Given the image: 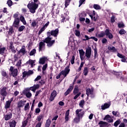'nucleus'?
I'll list each match as a JSON object with an SVG mask.
<instances>
[{"mask_svg":"<svg viewBox=\"0 0 127 127\" xmlns=\"http://www.w3.org/2000/svg\"><path fill=\"white\" fill-rule=\"evenodd\" d=\"M19 19L20 21L22 22L24 25H26V21H25V18H24V17L23 16H20Z\"/></svg>","mask_w":127,"mask_h":127,"instance_id":"a878e982","label":"nucleus"},{"mask_svg":"<svg viewBox=\"0 0 127 127\" xmlns=\"http://www.w3.org/2000/svg\"><path fill=\"white\" fill-rule=\"evenodd\" d=\"M25 29V26L23 25L19 27L18 30L19 32H21V31H23V30H24Z\"/></svg>","mask_w":127,"mask_h":127,"instance_id":"37998d69","label":"nucleus"},{"mask_svg":"<svg viewBox=\"0 0 127 127\" xmlns=\"http://www.w3.org/2000/svg\"><path fill=\"white\" fill-rule=\"evenodd\" d=\"M87 16V14L85 12H82L80 15L79 17H85Z\"/></svg>","mask_w":127,"mask_h":127,"instance_id":"09e8293b","label":"nucleus"},{"mask_svg":"<svg viewBox=\"0 0 127 127\" xmlns=\"http://www.w3.org/2000/svg\"><path fill=\"white\" fill-rule=\"evenodd\" d=\"M79 93V87L78 85H76L73 89V95H76Z\"/></svg>","mask_w":127,"mask_h":127,"instance_id":"4be33fe9","label":"nucleus"},{"mask_svg":"<svg viewBox=\"0 0 127 127\" xmlns=\"http://www.w3.org/2000/svg\"><path fill=\"white\" fill-rule=\"evenodd\" d=\"M6 89H7L6 87L4 86L0 90V95L2 96L3 100H4V99H5V97L7 96Z\"/></svg>","mask_w":127,"mask_h":127,"instance_id":"423d86ee","label":"nucleus"},{"mask_svg":"<svg viewBox=\"0 0 127 127\" xmlns=\"http://www.w3.org/2000/svg\"><path fill=\"white\" fill-rule=\"evenodd\" d=\"M82 109H77L75 111V115H77V117H75L73 119V122L74 124H79L80 123V119H82L83 117L85 115V111Z\"/></svg>","mask_w":127,"mask_h":127,"instance_id":"7ed1b4c3","label":"nucleus"},{"mask_svg":"<svg viewBox=\"0 0 127 127\" xmlns=\"http://www.w3.org/2000/svg\"><path fill=\"white\" fill-rule=\"evenodd\" d=\"M42 119H43V115L41 114L40 115H39V116L37 117L38 122H39V123H41V122H40V121H41V120H42Z\"/></svg>","mask_w":127,"mask_h":127,"instance_id":"ea45409f","label":"nucleus"},{"mask_svg":"<svg viewBox=\"0 0 127 127\" xmlns=\"http://www.w3.org/2000/svg\"><path fill=\"white\" fill-rule=\"evenodd\" d=\"M14 32V31L13 30V28L12 27H11L9 28V31H8V34H12Z\"/></svg>","mask_w":127,"mask_h":127,"instance_id":"79ce46f5","label":"nucleus"},{"mask_svg":"<svg viewBox=\"0 0 127 127\" xmlns=\"http://www.w3.org/2000/svg\"><path fill=\"white\" fill-rule=\"evenodd\" d=\"M39 64H42V65H43V64H45V58H42L40 59V60L39 61Z\"/></svg>","mask_w":127,"mask_h":127,"instance_id":"2f4dec72","label":"nucleus"},{"mask_svg":"<svg viewBox=\"0 0 127 127\" xmlns=\"http://www.w3.org/2000/svg\"><path fill=\"white\" fill-rule=\"evenodd\" d=\"M119 33L121 35H123V34H126V33H127V31L125 30V29H122L119 31Z\"/></svg>","mask_w":127,"mask_h":127,"instance_id":"c9c22d12","label":"nucleus"},{"mask_svg":"<svg viewBox=\"0 0 127 127\" xmlns=\"http://www.w3.org/2000/svg\"><path fill=\"white\" fill-rule=\"evenodd\" d=\"M73 90V86H69V88L67 89V90L65 91V92L64 93V96H68L69 95V93H71L72 91Z\"/></svg>","mask_w":127,"mask_h":127,"instance_id":"a211bd4d","label":"nucleus"},{"mask_svg":"<svg viewBox=\"0 0 127 127\" xmlns=\"http://www.w3.org/2000/svg\"><path fill=\"white\" fill-rule=\"evenodd\" d=\"M20 22V20L19 18L14 19V22L13 23V26L14 27H18V25H19V23Z\"/></svg>","mask_w":127,"mask_h":127,"instance_id":"ddd939ff","label":"nucleus"},{"mask_svg":"<svg viewBox=\"0 0 127 127\" xmlns=\"http://www.w3.org/2000/svg\"><path fill=\"white\" fill-rule=\"evenodd\" d=\"M35 53H36V50L35 49H33L30 52L29 55H30V56H33V55H35Z\"/></svg>","mask_w":127,"mask_h":127,"instance_id":"4c0bfd02","label":"nucleus"},{"mask_svg":"<svg viewBox=\"0 0 127 127\" xmlns=\"http://www.w3.org/2000/svg\"><path fill=\"white\" fill-rule=\"evenodd\" d=\"M91 55H92V48L88 47L85 51V56L87 59H90Z\"/></svg>","mask_w":127,"mask_h":127,"instance_id":"0eeeda50","label":"nucleus"},{"mask_svg":"<svg viewBox=\"0 0 127 127\" xmlns=\"http://www.w3.org/2000/svg\"><path fill=\"white\" fill-rule=\"evenodd\" d=\"M31 96H32V94H31L30 92H28L26 94V97H27V98H31Z\"/></svg>","mask_w":127,"mask_h":127,"instance_id":"e2e57ef3","label":"nucleus"},{"mask_svg":"<svg viewBox=\"0 0 127 127\" xmlns=\"http://www.w3.org/2000/svg\"><path fill=\"white\" fill-rule=\"evenodd\" d=\"M111 118V116L110 115H106L105 118L103 119L104 121H107Z\"/></svg>","mask_w":127,"mask_h":127,"instance_id":"13d9d810","label":"nucleus"},{"mask_svg":"<svg viewBox=\"0 0 127 127\" xmlns=\"http://www.w3.org/2000/svg\"><path fill=\"white\" fill-rule=\"evenodd\" d=\"M98 125H99L100 127H108V123L105 122L104 121H100L98 123Z\"/></svg>","mask_w":127,"mask_h":127,"instance_id":"f3484780","label":"nucleus"},{"mask_svg":"<svg viewBox=\"0 0 127 127\" xmlns=\"http://www.w3.org/2000/svg\"><path fill=\"white\" fill-rule=\"evenodd\" d=\"M79 52L80 56H84L85 55V52L83 49L79 50Z\"/></svg>","mask_w":127,"mask_h":127,"instance_id":"a18cd8bd","label":"nucleus"},{"mask_svg":"<svg viewBox=\"0 0 127 127\" xmlns=\"http://www.w3.org/2000/svg\"><path fill=\"white\" fill-rule=\"evenodd\" d=\"M12 118V113H10L9 114H7L4 116V119L5 121H8Z\"/></svg>","mask_w":127,"mask_h":127,"instance_id":"6ab92c4d","label":"nucleus"},{"mask_svg":"<svg viewBox=\"0 0 127 127\" xmlns=\"http://www.w3.org/2000/svg\"><path fill=\"white\" fill-rule=\"evenodd\" d=\"M5 51V47H3L0 49V54H3Z\"/></svg>","mask_w":127,"mask_h":127,"instance_id":"3c124183","label":"nucleus"},{"mask_svg":"<svg viewBox=\"0 0 127 127\" xmlns=\"http://www.w3.org/2000/svg\"><path fill=\"white\" fill-rule=\"evenodd\" d=\"M34 2H29L27 5L28 8L29 9L31 13H35V10L38 8V4L39 3V0H33Z\"/></svg>","mask_w":127,"mask_h":127,"instance_id":"f03ea898","label":"nucleus"},{"mask_svg":"<svg viewBox=\"0 0 127 127\" xmlns=\"http://www.w3.org/2000/svg\"><path fill=\"white\" fill-rule=\"evenodd\" d=\"M27 123H28V121L27 120H25L24 121L23 123H22V127H26V126H27Z\"/></svg>","mask_w":127,"mask_h":127,"instance_id":"864d4df0","label":"nucleus"},{"mask_svg":"<svg viewBox=\"0 0 127 127\" xmlns=\"http://www.w3.org/2000/svg\"><path fill=\"white\" fill-rule=\"evenodd\" d=\"M84 105H85V100H81L79 104V106L80 108H84Z\"/></svg>","mask_w":127,"mask_h":127,"instance_id":"c756f323","label":"nucleus"},{"mask_svg":"<svg viewBox=\"0 0 127 127\" xmlns=\"http://www.w3.org/2000/svg\"><path fill=\"white\" fill-rule=\"evenodd\" d=\"M19 52L22 53V55H24L26 53H27V52H26V50H25V48H22L19 50Z\"/></svg>","mask_w":127,"mask_h":127,"instance_id":"7c9ffc66","label":"nucleus"},{"mask_svg":"<svg viewBox=\"0 0 127 127\" xmlns=\"http://www.w3.org/2000/svg\"><path fill=\"white\" fill-rule=\"evenodd\" d=\"M13 58L14 59V62L17 61V60H18V57H17V55L16 54H15L14 56H13Z\"/></svg>","mask_w":127,"mask_h":127,"instance_id":"0e129e2a","label":"nucleus"},{"mask_svg":"<svg viewBox=\"0 0 127 127\" xmlns=\"http://www.w3.org/2000/svg\"><path fill=\"white\" fill-rule=\"evenodd\" d=\"M69 113H70V110H67L66 111L65 114V121L64 123H67L68 121H69Z\"/></svg>","mask_w":127,"mask_h":127,"instance_id":"dca6fc26","label":"nucleus"},{"mask_svg":"<svg viewBox=\"0 0 127 127\" xmlns=\"http://www.w3.org/2000/svg\"><path fill=\"white\" fill-rule=\"evenodd\" d=\"M26 64H29V65H31L32 67V66H33V64H34V61L29 60L26 62Z\"/></svg>","mask_w":127,"mask_h":127,"instance_id":"f704fd0d","label":"nucleus"},{"mask_svg":"<svg viewBox=\"0 0 127 127\" xmlns=\"http://www.w3.org/2000/svg\"><path fill=\"white\" fill-rule=\"evenodd\" d=\"M12 1L11 0H8L7 1V4L8 5V6H9V7H10V6H11V5H12Z\"/></svg>","mask_w":127,"mask_h":127,"instance_id":"de8ad7c7","label":"nucleus"},{"mask_svg":"<svg viewBox=\"0 0 127 127\" xmlns=\"http://www.w3.org/2000/svg\"><path fill=\"white\" fill-rule=\"evenodd\" d=\"M47 68V64L43 65L42 67V71H45V70H46Z\"/></svg>","mask_w":127,"mask_h":127,"instance_id":"338daca9","label":"nucleus"},{"mask_svg":"<svg viewBox=\"0 0 127 127\" xmlns=\"http://www.w3.org/2000/svg\"><path fill=\"white\" fill-rule=\"evenodd\" d=\"M45 29H46V28H45V27H42L41 29L39 31V32L38 33V35H40V34H41V33H42V32L43 31H44V30H45Z\"/></svg>","mask_w":127,"mask_h":127,"instance_id":"58836bf2","label":"nucleus"},{"mask_svg":"<svg viewBox=\"0 0 127 127\" xmlns=\"http://www.w3.org/2000/svg\"><path fill=\"white\" fill-rule=\"evenodd\" d=\"M93 7L95 9H96V10L101 9V6L99 5V4H94L93 5Z\"/></svg>","mask_w":127,"mask_h":127,"instance_id":"a19ab883","label":"nucleus"},{"mask_svg":"<svg viewBox=\"0 0 127 127\" xmlns=\"http://www.w3.org/2000/svg\"><path fill=\"white\" fill-rule=\"evenodd\" d=\"M51 124V120L48 119L47 120L45 127H49Z\"/></svg>","mask_w":127,"mask_h":127,"instance_id":"473e14b6","label":"nucleus"},{"mask_svg":"<svg viewBox=\"0 0 127 127\" xmlns=\"http://www.w3.org/2000/svg\"><path fill=\"white\" fill-rule=\"evenodd\" d=\"M114 75L117 76V78H121L123 76V73L122 72H115Z\"/></svg>","mask_w":127,"mask_h":127,"instance_id":"c85d7f7f","label":"nucleus"},{"mask_svg":"<svg viewBox=\"0 0 127 127\" xmlns=\"http://www.w3.org/2000/svg\"><path fill=\"white\" fill-rule=\"evenodd\" d=\"M108 50H109L110 51H112V52H117V49H116V48L114 46H108Z\"/></svg>","mask_w":127,"mask_h":127,"instance_id":"bb28decb","label":"nucleus"},{"mask_svg":"<svg viewBox=\"0 0 127 127\" xmlns=\"http://www.w3.org/2000/svg\"><path fill=\"white\" fill-rule=\"evenodd\" d=\"M29 110V103H27L24 107V111Z\"/></svg>","mask_w":127,"mask_h":127,"instance_id":"8fccbe9b","label":"nucleus"},{"mask_svg":"<svg viewBox=\"0 0 127 127\" xmlns=\"http://www.w3.org/2000/svg\"><path fill=\"white\" fill-rule=\"evenodd\" d=\"M88 73H89V69H88V67H85L83 69V74L84 76H87V75H88Z\"/></svg>","mask_w":127,"mask_h":127,"instance_id":"cd10ccee","label":"nucleus"},{"mask_svg":"<svg viewBox=\"0 0 127 127\" xmlns=\"http://www.w3.org/2000/svg\"><path fill=\"white\" fill-rule=\"evenodd\" d=\"M70 62H71V64L72 65H73V64H74V63H75V56H72Z\"/></svg>","mask_w":127,"mask_h":127,"instance_id":"603ef678","label":"nucleus"},{"mask_svg":"<svg viewBox=\"0 0 127 127\" xmlns=\"http://www.w3.org/2000/svg\"><path fill=\"white\" fill-rule=\"evenodd\" d=\"M19 16V13L18 12H17L13 14V17L14 18V19H16V18H19V17H18Z\"/></svg>","mask_w":127,"mask_h":127,"instance_id":"49530a36","label":"nucleus"},{"mask_svg":"<svg viewBox=\"0 0 127 127\" xmlns=\"http://www.w3.org/2000/svg\"><path fill=\"white\" fill-rule=\"evenodd\" d=\"M33 74V70H29L28 71H24L22 72V78L23 79H24L26 76L28 77L29 76H30V75H32Z\"/></svg>","mask_w":127,"mask_h":127,"instance_id":"1a4fd4ad","label":"nucleus"},{"mask_svg":"<svg viewBox=\"0 0 127 127\" xmlns=\"http://www.w3.org/2000/svg\"><path fill=\"white\" fill-rule=\"evenodd\" d=\"M102 63L103 64L104 67L106 68L107 66V64H106V62L105 61V58H102Z\"/></svg>","mask_w":127,"mask_h":127,"instance_id":"bf43d9fd","label":"nucleus"},{"mask_svg":"<svg viewBox=\"0 0 127 127\" xmlns=\"http://www.w3.org/2000/svg\"><path fill=\"white\" fill-rule=\"evenodd\" d=\"M41 79V76L39 75L34 79V81L37 82V81H39V80H40Z\"/></svg>","mask_w":127,"mask_h":127,"instance_id":"69168bd1","label":"nucleus"},{"mask_svg":"<svg viewBox=\"0 0 127 127\" xmlns=\"http://www.w3.org/2000/svg\"><path fill=\"white\" fill-rule=\"evenodd\" d=\"M117 56L118 57L122 59L121 60L122 62H124V63L127 62V57L123 55L122 54H120V53H118L117 54Z\"/></svg>","mask_w":127,"mask_h":127,"instance_id":"f8f14e48","label":"nucleus"},{"mask_svg":"<svg viewBox=\"0 0 127 127\" xmlns=\"http://www.w3.org/2000/svg\"><path fill=\"white\" fill-rule=\"evenodd\" d=\"M75 36H77V37H79V36H81V33H80V31L75 30Z\"/></svg>","mask_w":127,"mask_h":127,"instance_id":"c03bdc74","label":"nucleus"},{"mask_svg":"<svg viewBox=\"0 0 127 127\" xmlns=\"http://www.w3.org/2000/svg\"><path fill=\"white\" fill-rule=\"evenodd\" d=\"M121 120H118L117 121H116L114 124V127H117L118 126H119V125H120V124H121Z\"/></svg>","mask_w":127,"mask_h":127,"instance_id":"e433bc0d","label":"nucleus"},{"mask_svg":"<svg viewBox=\"0 0 127 127\" xmlns=\"http://www.w3.org/2000/svg\"><path fill=\"white\" fill-rule=\"evenodd\" d=\"M70 65H67L66 67H65L64 70H63L61 71V73L62 75H63L64 78H65V77H67V75L70 73Z\"/></svg>","mask_w":127,"mask_h":127,"instance_id":"39448f33","label":"nucleus"},{"mask_svg":"<svg viewBox=\"0 0 127 127\" xmlns=\"http://www.w3.org/2000/svg\"><path fill=\"white\" fill-rule=\"evenodd\" d=\"M115 18H116V17H115V16H114V15H112L111 18V22L112 23H114V22H115V21H116V20H115Z\"/></svg>","mask_w":127,"mask_h":127,"instance_id":"6e6d98bb","label":"nucleus"},{"mask_svg":"<svg viewBox=\"0 0 127 127\" xmlns=\"http://www.w3.org/2000/svg\"><path fill=\"white\" fill-rule=\"evenodd\" d=\"M71 1V0H65L64 1V6L65 8L68 7V5L70 4V2Z\"/></svg>","mask_w":127,"mask_h":127,"instance_id":"72a5a7b5","label":"nucleus"},{"mask_svg":"<svg viewBox=\"0 0 127 127\" xmlns=\"http://www.w3.org/2000/svg\"><path fill=\"white\" fill-rule=\"evenodd\" d=\"M10 104H11V101L8 100L6 102L5 105V109H8L10 107Z\"/></svg>","mask_w":127,"mask_h":127,"instance_id":"393cba45","label":"nucleus"},{"mask_svg":"<svg viewBox=\"0 0 127 127\" xmlns=\"http://www.w3.org/2000/svg\"><path fill=\"white\" fill-rule=\"evenodd\" d=\"M26 101L21 100L18 102L17 104V108L19 109V111H21V108H23L26 103Z\"/></svg>","mask_w":127,"mask_h":127,"instance_id":"6e6552de","label":"nucleus"},{"mask_svg":"<svg viewBox=\"0 0 127 127\" xmlns=\"http://www.w3.org/2000/svg\"><path fill=\"white\" fill-rule=\"evenodd\" d=\"M118 25L119 28H124L125 27V24L124 23H118Z\"/></svg>","mask_w":127,"mask_h":127,"instance_id":"5fc2aeb1","label":"nucleus"},{"mask_svg":"<svg viewBox=\"0 0 127 127\" xmlns=\"http://www.w3.org/2000/svg\"><path fill=\"white\" fill-rule=\"evenodd\" d=\"M110 107H111V102H109V103H105L103 105L101 106V109L104 111L106 109H109Z\"/></svg>","mask_w":127,"mask_h":127,"instance_id":"4468645a","label":"nucleus"},{"mask_svg":"<svg viewBox=\"0 0 127 127\" xmlns=\"http://www.w3.org/2000/svg\"><path fill=\"white\" fill-rule=\"evenodd\" d=\"M9 48V49H10L12 53H13L14 54H15V53H16V51L13 49L14 48V47H13V44L12 43H10Z\"/></svg>","mask_w":127,"mask_h":127,"instance_id":"aec40b11","label":"nucleus"},{"mask_svg":"<svg viewBox=\"0 0 127 127\" xmlns=\"http://www.w3.org/2000/svg\"><path fill=\"white\" fill-rule=\"evenodd\" d=\"M84 37L85 39H82L83 41H87V40H89V39H91V38H89V36H88L87 35H85L84 36Z\"/></svg>","mask_w":127,"mask_h":127,"instance_id":"4d7b16f0","label":"nucleus"},{"mask_svg":"<svg viewBox=\"0 0 127 127\" xmlns=\"http://www.w3.org/2000/svg\"><path fill=\"white\" fill-rule=\"evenodd\" d=\"M81 95V92H79L73 97L74 100H76L78 97Z\"/></svg>","mask_w":127,"mask_h":127,"instance_id":"052dcab7","label":"nucleus"},{"mask_svg":"<svg viewBox=\"0 0 127 127\" xmlns=\"http://www.w3.org/2000/svg\"><path fill=\"white\" fill-rule=\"evenodd\" d=\"M42 125V122H38L36 125L35 127H41Z\"/></svg>","mask_w":127,"mask_h":127,"instance_id":"774afa93","label":"nucleus"},{"mask_svg":"<svg viewBox=\"0 0 127 127\" xmlns=\"http://www.w3.org/2000/svg\"><path fill=\"white\" fill-rule=\"evenodd\" d=\"M86 94L87 96V99L89 98L90 95H91L90 97L91 98H94V90H91L90 88H87L86 89Z\"/></svg>","mask_w":127,"mask_h":127,"instance_id":"9d476101","label":"nucleus"},{"mask_svg":"<svg viewBox=\"0 0 127 127\" xmlns=\"http://www.w3.org/2000/svg\"><path fill=\"white\" fill-rule=\"evenodd\" d=\"M10 127H15L16 126V122L15 120H13L9 123Z\"/></svg>","mask_w":127,"mask_h":127,"instance_id":"5701e85b","label":"nucleus"},{"mask_svg":"<svg viewBox=\"0 0 127 127\" xmlns=\"http://www.w3.org/2000/svg\"><path fill=\"white\" fill-rule=\"evenodd\" d=\"M56 96H57V92L56 90H53V91L51 94V96L49 98L50 102H53V101H54Z\"/></svg>","mask_w":127,"mask_h":127,"instance_id":"9b49d317","label":"nucleus"},{"mask_svg":"<svg viewBox=\"0 0 127 127\" xmlns=\"http://www.w3.org/2000/svg\"><path fill=\"white\" fill-rule=\"evenodd\" d=\"M45 42H44V41L43 42H40L39 43V52H40V51H42L43 50V47L45 46Z\"/></svg>","mask_w":127,"mask_h":127,"instance_id":"2eb2a0df","label":"nucleus"},{"mask_svg":"<svg viewBox=\"0 0 127 127\" xmlns=\"http://www.w3.org/2000/svg\"><path fill=\"white\" fill-rule=\"evenodd\" d=\"M12 77H16L17 75H18V71L17 70V69L15 68L14 69L13 71L11 72Z\"/></svg>","mask_w":127,"mask_h":127,"instance_id":"412c9836","label":"nucleus"},{"mask_svg":"<svg viewBox=\"0 0 127 127\" xmlns=\"http://www.w3.org/2000/svg\"><path fill=\"white\" fill-rule=\"evenodd\" d=\"M106 35L109 39H112L113 38L114 36H113V34L110 32V29H106L105 32L102 31L100 33L98 34V36L99 38L102 37H104Z\"/></svg>","mask_w":127,"mask_h":127,"instance_id":"20e7f679","label":"nucleus"},{"mask_svg":"<svg viewBox=\"0 0 127 127\" xmlns=\"http://www.w3.org/2000/svg\"><path fill=\"white\" fill-rule=\"evenodd\" d=\"M92 49L94 50V58L96 59L98 57V49L96 46H95V48H94V47H92Z\"/></svg>","mask_w":127,"mask_h":127,"instance_id":"b1692460","label":"nucleus"},{"mask_svg":"<svg viewBox=\"0 0 127 127\" xmlns=\"http://www.w3.org/2000/svg\"><path fill=\"white\" fill-rule=\"evenodd\" d=\"M59 33V29L58 28L54 30H52L51 32H47V37L45 39L44 42L47 43V46L48 47H51L54 43H55V40H52V38L50 36H54V37H57L58 34Z\"/></svg>","mask_w":127,"mask_h":127,"instance_id":"f257e3e1","label":"nucleus"},{"mask_svg":"<svg viewBox=\"0 0 127 127\" xmlns=\"http://www.w3.org/2000/svg\"><path fill=\"white\" fill-rule=\"evenodd\" d=\"M16 66L18 67H20L21 66V60H19L16 64Z\"/></svg>","mask_w":127,"mask_h":127,"instance_id":"680f3d73","label":"nucleus"}]
</instances>
